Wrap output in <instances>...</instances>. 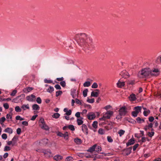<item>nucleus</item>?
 Wrapping results in <instances>:
<instances>
[{
    "label": "nucleus",
    "instance_id": "f257e3e1",
    "mask_svg": "<svg viewBox=\"0 0 161 161\" xmlns=\"http://www.w3.org/2000/svg\"><path fill=\"white\" fill-rule=\"evenodd\" d=\"M75 39L78 44L85 49H88V46L92 42V39L90 37L84 33L77 34Z\"/></svg>",
    "mask_w": 161,
    "mask_h": 161
},
{
    "label": "nucleus",
    "instance_id": "f03ea898",
    "mask_svg": "<svg viewBox=\"0 0 161 161\" xmlns=\"http://www.w3.org/2000/svg\"><path fill=\"white\" fill-rule=\"evenodd\" d=\"M150 74L149 69L145 68L139 72L138 75L140 77L144 78L148 76Z\"/></svg>",
    "mask_w": 161,
    "mask_h": 161
},
{
    "label": "nucleus",
    "instance_id": "7ed1b4c3",
    "mask_svg": "<svg viewBox=\"0 0 161 161\" xmlns=\"http://www.w3.org/2000/svg\"><path fill=\"white\" fill-rule=\"evenodd\" d=\"M39 125L40 126L42 129H43L46 130H49V127L45 123L43 119H40L39 121Z\"/></svg>",
    "mask_w": 161,
    "mask_h": 161
},
{
    "label": "nucleus",
    "instance_id": "20e7f679",
    "mask_svg": "<svg viewBox=\"0 0 161 161\" xmlns=\"http://www.w3.org/2000/svg\"><path fill=\"white\" fill-rule=\"evenodd\" d=\"M119 112L120 116H124L126 114L127 112V109L125 106H124L120 108Z\"/></svg>",
    "mask_w": 161,
    "mask_h": 161
},
{
    "label": "nucleus",
    "instance_id": "39448f33",
    "mask_svg": "<svg viewBox=\"0 0 161 161\" xmlns=\"http://www.w3.org/2000/svg\"><path fill=\"white\" fill-rule=\"evenodd\" d=\"M113 114V112L112 111L108 110L104 114V117L106 119H109Z\"/></svg>",
    "mask_w": 161,
    "mask_h": 161
},
{
    "label": "nucleus",
    "instance_id": "423d86ee",
    "mask_svg": "<svg viewBox=\"0 0 161 161\" xmlns=\"http://www.w3.org/2000/svg\"><path fill=\"white\" fill-rule=\"evenodd\" d=\"M78 93L79 92L78 91H77V93H76V90L75 89L72 88L71 89L70 94L73 98H75L76 97H78Z\"/></svg>",
    "mask_w": 161,
    "mask_h": 161
},
{
    "label": "nucleus",
    "instance_id": "0eeeda50",
    "mask_svg": "<svg viewBox=\"0 0 161 161\" xmlns=\"http://www.w3.org/2000/svg\"><path fill=\"white\" fill-rule=\"evenodd\" d=\"M22 97L23 98H24L25 97V94H22L20 95L17 97H16L13 100L12 102L15 103H18L20 102H21L22 101L20 99H19V97Z\"/></svg>",
    "mask_w": 161,
    "mask_h": 161
},
{
    "label": "nucleus",
    "instance_id": "6e6552de",
    "mask_svg": "<svg viewBox=\"0 0 161 161\" xmlns=\"http://www.w3.org/2000/svg\"><path fill=\"white\" fill-rule=\"evenodd\" d=\"M150 73L152 76H157L159 74V71L158 69H155L153 70L150 71Z\"/></svg>",
    "mask_w": 161,
    "mask_h": 161
},
{
    "label": "nucleus",
    "instance_id": "1a4fd4ad",
    "mask_svg": "<svg viewBox=\"0 0 161 161\" xmlns=\"http://www.w3.org/2000/svg\"><path fill=\"white\" fill-rule=\"evenodd\" d=\"M120 75L123 78H126L130 76L128 73L125 70H124L120 73Z\"/></svg>",
    "mask_w": 161,
    "mask_h": 161
},
{
    "label": "nucleus",
    "instance_id": "9d476101",
    "mask_svg": "<svg viewBox=\"0 0 161 161\" xmlns=\"http://www.w3.org/2000/svg\"><path fill=\"white\" fill-rule=\"evenodd\" d=\"M87 118L89 120H93L96 117L95 114L94 113L90 112L87 115Z\"/></svg>",
    "mask_w": 161,
    "mask_h": 161
},
{
    "label": "nucleus",
    "instance_id": "9b49d317",
    "mask_svg": "<svg viewBox=\"0 0 161 161\" xmlns=\"http://www.w3.org/2000/svg\"><path fill=\"white\" fill-rule=\"evenodd\" d=\"M35 96L31 94V95L28 96L26 97V100L29 102H33L35 99Z\"/></svg>",
    "mask_w": 161,
    "mask_h": 161
},
{
    "label": "nucleus",
    "instance_id": "f8f14e48",
    "mask_svg": "<svg viewBox=\"0 0 161 161\" xmlns=\"http://www.w3.org/2000/svg\"><path fill=\"white\" fill-rule=\"evenodd\" d=\"M125 85V82L121 81L120 80H118V82L117 83V86L118 88H122Z\"/></svg>",
    "mask_w": 161,
    "mask_h": 161
},
{
    "label": "nucleus",
    "instance_id": "ddd939ff",
    "mask_svg": "<svg viewBox=\"0 0 161 161\" xmlns=\"http://www.w3.org/2000/svg\"><path fill=\"white\" fill-rule=\"evenodd\" d=\"M82 130L84 132H85L86 135L88 134L87 127L86 125L84 124H82L81 126Z\"/></svg>",
    "mask_w": 161,
    "mask_h": 161
},
{
    "label": "nucleus",
    "instance_id": "4468645a",
    "mask_svg": "<svg viewBox=\"0 0 161 161\" xmlns=\"http://www.w3.org/2000/svg\"><path fill=\"white\" fill-rule=\"evenodd\" d=\"M96 91L97 92H94L92 91L91 92V96L94 97H97L98 96L99 93V90L98 89H96Z\"/></svg>",
    "mask_w": 161,
    "mask_h": 161
},
{
    "label": "nucleus",
    "instance_id": "2eb2a0df",
    "mask_svg": "<svg viewBox=\"0 0 161 161\" xmlns=\"http://www.w3.org/2000/svg\"><path fill=\"white\" fill-rule=\"evenodd\" d=\"M49 141L47 139H44L41 140L40 143L44 145H47L49 142Z\"/></svg>",
    "mask_w": 161,
    "mask_h": 161
},
{
    "label": "nucleus",
    "instance_id": "dca6fc26",
    "mask_svg": "<svg viewBox=\"0 0 161 161\" xmlns=\"http://www.w3.org/2000/svg\"><path fill=\"white\" fill-rule=\"evenodd\" d=\"M21 108L23 111L26 110V109L29 110L30 109V106L28 104H23L22 105Z\"/></svg>",
    "mask_w": 161,
    "mask_h": 161
},
{
    "label": "nucleus",
    "instance_id": "f3484780",
    "mask_svg": "<svg viewBox=\"0 0 161 161\" xmlns=\"http://www.w3.org/2000/svg\"><path fill=\"white\" fill-rule=\"evenodd\" d=\"M12 113L8 114H7L6 118L8 122L12 121Z\"/></svg>",
    "mask_w": 161,
    "mask_h": 161
},
{
    "label": "nucleus",
    "instance_id": "a211bd4d",
    "mask_svg": "<svg viewBox=\"0 0 161 161\" xmlns=\"http://www.w3.org/2000/svg\"><path fill=\"white\" fill-rule=\"evenodd\" d=\"M132 149V147H130L125 150L124 151V152L125 155H128L130 154L131 153Z\"/></svg>",
    "mask_w": 161,
    "mask_h": 161
},
{
    "label": "nucleus",
    "instance_id": "6ab92c4d",
    "mask_svg": "<svg viewBox=\"0 0 161 161\" xmlns=\"http://www.w3.org/2000/svg\"><path fill=\"white\" fill-rule=\"evenodd\" d=\"M135 143V141L133 139L131 138L126 143V145L127 147L130 145H133Z\"/></svg>",
    "mask_w": 161,
    "mask_h": 161
},
{
    "label": "nucleus",
    "instance_id": "aec40b11",
    "mask_svg": "<svg viewBox=\"0 0 161 161\" xmlns=\"http://www.w3.org/2000/svg\"><path fill=\"white\" fill-rule=\"evenodd\" d=\"M97 147V145L95 144L93 146L91 147L87 150L88 152L92 153L93 151H95V149Z\"/></svg>",
    "mask_w": 161,
    "mask_h": 161
},
{
    "label": "nucleus",
    "instance_id": "412c9836",
    "mask_svg": "<svg viewBox=\"0 0 161 161\" xmlns=\"http://www.w3.org/2000/svg\"><path fill=\"white\" fill-rule=\"evenodd\" d=\"M4 132L8 133L9 134H12L13 133V130L11 128L7 127L5 129Z\"/></svg>",
    "mask_w": 161,
    "mask_h": 161
},
{
    "label": "nucleus",
    "instance_id": "4be33fe9",
    "mask_svg": "<svg viewBox=\"0 0 161 161\" xmlns=\"http://www.w3.org/2000/svg\"><path fill=\"white\" fill-rule=\"evenodd\" d=\"M53 158L55 160L58 161L62 159L63 157L61 155H57L55 156Z\"/></svg>",
    "mask_w": 161,
    "mask_h": 161
},
{
    "label": "nucleus",
    "instance_id": "5701e85b",
    "mask_svg": "<svg viewBox=\"0 0 161 161\" xmlns=\"http://www.w3.org/2000/svg\"><path fill=\"white\" fill-rule=\"evenodd\" d=\"M64 111L66 113L65 114L68 116L70 115L72 113L71 110L69 109L68 110V109L67 108H64Z\"/></svg>",
    "mask_w": 161,
    "mask_h": 161
},
{
    "label": "nucleus",
    "instance_id": "b1692460",
    "mask_svg": "<svg viewBox=\"0 0 161 161\" xmlns=\"http://www.w3.org/2000/svg\"><path fill=\"white\" fill-rule=\"evenodd\" d=\"M83 119V118L82 117L77 119V122L78 125H80L83 124V121L82 120Z\"/></svg>",
    "mask_w": 161,
    "mask_h": 161
},
{
    "label": "nucleus",
    "instance_id": "393cba45",
    "mask_svg": "<svg viewBox=\"0 0 161 161\" xmlns=\"http://www.w3.org/2000/svg\"><path fill=\"white\" fill-rule=\"evenodd\" d=\"M32 109L34 110H39L40 109L39 106L37 104H33L32 106Z\"/></svg>",
    "mask_w": 161,
    "mask_h": 161
},
{
    "label": "nucleus",
    "instance_id": "a878e982",
    "mask_svg": "<svg viewBox=\"0 0 161 161\" xmlns=\"http://www.w3.org/2000/svg\"><path fill=\"white\" fill-rule=\"evenodd\" d=\"M37 152H41L43 153L44 154H48L49 153V154H51V153L50 151H47L45 150H42V151L40 150H36Z\"/></svg>",
    "mask_w": 161,
    "mask_h": 161
},
{
    "label": "nucleus",
    "instance_id": "bb28decb",
    "mask_svg": "<svg viewBox=\"0 0 161 161\" xmlns=\"http://www.w3.org/2000/svg\"><path fill=\"white\" fill-rule=\"evenodd\" d=\"M74 142L77 144H80L82 143L81 140L79 138H76L74 139Z\"/></svg>",
    "mask_w": 161,
    "mask_h": 161
},
{
    "label": "nucleus",
    "instance_id": "cd10ccee",
    "mask_svg": "<svg viewBox=\"0 0 161 161\" xmlns=\"http://www.w3.org/2000/svg\"><path fill=\"white\" fill-rule=\"evenodd\" d=\"M134 109L135 110V111L136 112L138 113H139L141 111L142 107L141 106L136 107L134 108Z\"/></svg>",
    "mask_w": 161,
    "mask_h": 161
},
{
    "label": "nucleus",
    "instance_id": "c85d7f7f",
    "mask_svg": "<svg viewBox=\"0 0 161 161\" xmlns=\"http://www.w3.org/2000/svg\"><path fill=\"white\" fill-rule=\"evenodd\" d=\"M136 120L137 122L138 123H141L144 122V119H142L139 117L136 118Z\"/></svg>",
    "mask_w": 161,
    "mask_h": 161
},
{
    "label": "nucleus",
    "instance_id": "c756f323",
    "mask_svg": "<svg viewBox=\"0 0 161 161\" xmlns=\"http://www.w3.org/2000/svg\"><path fill=\"white\" fill-rule=\"evenodd\" d=\"M98 132L99 134L102 135L105 133V130L102 128H99L98 131Z\"/></svg>",
    "mask_w": 161,
    "mask_h": 161
},
{
    "label": "nucleus",
    "instance_id": "7c9ffc66",
    "mask_svg": "<svg viewBox=\"0 0 161 161\" xmlns=\"http://www.w3.org/2000/svg\"><path fill=\"white\" fill-rule=\"evenodd\" d=\"M127 84L129 85H133L135 84V80H129L127 81Z\"/></svg>",
    "mask_w": 161,
    "mask_h": 161
},
{
    "label": "nucleus",
    "instance_id": "2f4dec72",
    "mask_svg": "<svg viewBox=\"0 0 161 161\" xmlns=\"http://www.w3.org/2000/svg\"><path fill=\"white\" fill-rule=\"evenodd\" d=\"M97 122L96 121H95L93 122L92 126L94 128L96 129L97 127Z\"/></svg>",
    "mask_w": 161,
    "mask_h": 161
},
{
    "label": "nucleus",
    "instance_id": "473e14b6",
    "mask_svg": "<svg viewBox=\"0 0 161 161\" xmlns=\"http://www.w3.org/2000/svg\"><path fill=\"white\" fill-rule=\"evenodd\" d=\"M33 89V88L31 87H28L25 88L24 90V91L25 92H29Z\"/></svg>",
    "mask_w": 161,
    "mask_h": 161
},
{
    "label": "nucleus",
    "instance_id": "72a5a7b5",
    "mask_svg": "<svg viewBox=\"0 0 161 161\" xmlns=\"http://www.w3.org/2000/svg\"><path fill=\"white\" fill-rule=\"evenodd\" d=\"M150 113V111L149 109L144 111L143 114L144 116H147Z\"/></svg>",
    "mask_w": 161,
    "mask_h": 161
},
{
    "label": "nucleus",
    "instance_id": "f704fd0d",
    "mask_svg": "<svg viewBox=\"0 0 161 161\" xmlns=\"http://www.w3.org/2000/svg\"><path fill=\"white\" fill-rule=\"evenodd\" d=\"M63 135L64 136H63V137H64L65 139H66V140H68V136H69V134L68 132L66 131L65 132L64 134H63Z\"/></svg>",
    "mask_w": 161,
    "mask_h": 161
},
{
    "label": "nucleus",
    "instance_id": "c9c22d12",
    "mask_svg": "<svg viewBox=\"0 0 161 161\" xmlns=\"http://www.w3.org/2000/svg\"><path fill=\"white\" fill-rule=\"evenodd\" d=\"M60 114L58 113H55L52 115V117L53 118L57 119L60 116Z\"/></svg>",
    "mask_w": 161,
    "mask_h": 161
},
{
    "label": "nucleus",
    "instance_id": "e433bc0d",
    "mask_svg": "<svg viewBox=\"0 0 161 161\" xmlns=\"http://www.w3.org/2000/svg\"><path fill=\"white\" fill-rule=\"evenodd\" d=\"M91 85V83L90 81H87L85 82L83 84V86L84 87H89Z\"/></svg>",
    "mask_w": 161,
    "mask_h": 161
},
{
    "label": "nucleus",
    "instance_id": "4c0bfd02",
    "mask_svg": "<svg viewBox=\"0 0 161 161\" xmlns=\"http://www.w3.org/2000/svg\"><path fill=\"white\" fill-rule=\"evenodd\" d=\"M54 91L53 88L52 86H50L47 90V92L49 93H51Z\"/></svg>",
    "mask_w": 161,
    "mask_h": 161
},
{
    "label": "nucleus",
    "instance_id": "58836bf2",
    "mask_svg": "<svg viewBox=\"0 0 161 161\" xmlns=\"http://www.w3.org/2000/svg\"><path fill=\"white\" fill-rule=\"evenodd\" d=\"M21 109L19 106H16L15 108V110L17 112H21Z\"/></svg>",
    "mask_w": 161,
    "mask_h": 161
},
{
    "label": "nucleus",
    "instance_id": "ea45409f",
    "mask_svg": "<svg viewBox=\"0 0 161 161\" xmlns=\"http://www.w3.org/2000/svg\"><path fill=\"white\" fill-rule=\"evenodd\" d=\"M125 132V130H120L118 132V133L119 134L120 136H121Z\"/></svg>",
    "mask_w": 161,
    "mask_h": 161
},
{
    "label": "nucleus",
    "instance_id": "a19ab883",
    "mask_svg": "<svg viewBox=\"0 0 161 161\" xmlns=\"http://www.w3.org/2000/svg\"><path fill=\"white\" fill-rule=\"evenodd\" d=\"M68 128L72 131H74L75 130L74 126L73 125H69L68 126Z\"/></svg>",
    "mask_w": 161,
    "mask_h": 161
},
{
    "label": "nucleus",
    "instance_id": "79ce46f5",
    "mask_svg": "<svg viewBox=\"0 0 161 161\" xmlns=\"http://www.w3.org/2000/svg\"><path fill=\"white\" fill-rule=\"evenodd\" d=\"M75 100L76 103L77 104H79L80 105H83L82 102L80 100L78 99L77 98H76Z\"/></svg>",
    "mask_w": 161,
    "mask_h": 161
},
{
    "label": "nucleus",
    "instance_id": "37998d69",
    "mask_svg": "<svg viewBox=\"0 0 161 161\" xmlns=\"http://www.w3.org/2000/svg\"><path fill=\"white\" fill-rule=\"evenodd\" d=\"M130 100L134 101L136 99L135 95L134 94H132L130 95Z\"/></svg>",
    "mask_w": 161,
    "mask_h": 161
},
{
    "label": "nucleus",
    "instance_id": "c03bdc74",
    "mask_svg": "<svg viewBox=\"0 0 161 161\" xmlns=\"http://www.w3.org/2000/svg\"><path fill=\"white\" fill-rule=\"evenodd\" d=\"M87 92H88L87 89H85L83 91V96L84 97H85L87 96Z\"/></svg>",
    "mask_w": 161,
    "mask_h": 161
},
{
    "label": "nucleus",
    "instance_id": "a18cd8bd",
    "mask_svg": "<svg viewBox=\"0 0 161 161\" xmlns=\"http://www.w3.org/2000/svg\"><path fill=\"white\" fill-rule=\"evenodd\" d=\"M96 147V151L97 152H100L101 151L102 148L100 146H97V147Z\"/></svg>",
    "mask_w": 161,
    "mask_h": 161
},
{
    "label": "nucleus",
    "instance_id": "49530a36",
    "mask_svg": "<svg viewBox=\"0 0 161 161\" xmlns=\"http://www.w3.org/2000/svg\"><path fill=\"white\" fill-rule=\"evenodd\" d=\"M107 139L108 141L109 142L111 143L113 142V140L110 136H108L107 137Z\"/></svg>",
    "mask_w": 161,
    "mask_h": 161
},
{
    "label": "nucleus",
    "instance_id": "de8ad7c7",
    "mask_svg": "<svg viewBox=\"0 0 161 161\" xmlns=\"http://www.w3.org/2000/svg\"><path fill=\"white\" fill-rule=\"evenodd\" d=\"M6 120V118L5 117H3L0 119V123L1 125L3 124L5 121Z\"/></svg>",
    "mask_w": 161,
    "mask_h": 161
},
{
    "label": "nucleus",
    "instance_id": "09e8293b",
    "mask_svg": "<svg viewBox=\"0 0 161 161\" xmlns=\"http://www.w3.org/2000/svg\"><path fill=\"white\" fill-rule=\"evenodd\" d=\"M62 93V92L61 91H58L56 92V97H58L59 96L61 95Z\"/></svg>",
    "mask_w": 161,
    "mask_h": 161
},
{
    "label": "nucleus",
    "instance_id": "8fccbe9b",
    "mask_svg": "<svg viewBox=\"0 0 161 161\" xmlns=\"http://www.w3.org/2000/svg\"><path fill=\"white\" fill-rule=\"evenodd\" d=\"M16 119L17 120H22L24 119V118L21 117L19 115L15 117Z\"/></svg>",
    "mask_w": 161,
    "mask_h": 161
},
{
    "label": "nucleus",
    "instance_id": "3c124183",
    "mask_svg": "<svg viewBox=\"0 0 161 161\" xmlns=\"http://www.w3.org/2000/svg\"><path fill=\"white\" fill-rule=\"evenodd\" d=\"M44 82L45 83H51L53 82V81L51 80H47L46 79H45L44 80Z\"/></svg>",
    "mask_w": 161,
    "mask_h": 161
},
{
    "label": "nucleus",
    "instance_id": "603ef678",
    "mask_svg": "<svg viewBox=\"0 0 161 161\" xmlns=\"http://www.w3.org/2000/svg\"><path fill=\"white\" fill-rule=\"evenodd\" d=\"M87 102L90 103H93L94 102V98L88 99Z\"/></svg>",
    "mask_w": 161,
    "mask_h": 161
},
{
    "label": "nucleus",
    "instance_id": "864d4df0",
    "mask_svg": "<svg viewBox=\"0 0 161 161\" xmlns=\"http://www.w3.org/2000/svg\"><path fill=\"white\" fill-rule=\"evenodd\" d=\"M98 87V85L96 82H94L92 86V88H96Z\"/></svg>",
    "mask_w": 161,
    "mask_h": 161
},
{
    "label": "nucleus",
    "instance_id": "5fc2aeb1",
    "mask_svg": "<svg viewBox=\"0 0 161 161\" xmlns=\"http://www.w3.org/2000/svg\"><path fill=\"white\" fill-rule=\"evenodd\" d=\"M73 159V158L71 156H68L67 157L65 160V161H71Z\"/></svg>",
    "mask_w": 161,
    "mask_h": 161
},
{
    "label": "nucleus",
    "instance_id": "6e6d98bb",
    "mask_svg": "<svg viewBox=\"0 0 161 161\" xmlns=\"http://www.w3.org/2000/svg\"><path fill=\"white\" fill-rule=\"evenodd\" d=\"M3 106L5 109H8L9 108V105L7 103H5L3 104Z\"/></svg>",
    "mask_w": 161,
    "mask_h": 161
},
{
    "label": "nucleus",
    "instance_id": "4d7b16f0",
    "mask_svg": "<svg viewBox=\"0 0 161 161\" xmlns=\"http://www.w3.org/2000/svg\"><path fill=\"white\" fill-rule=\"evenodd\" d=\"M154 134V132L153 131H152L151 132H149L148 133V135L150 137H152Z\"/></svg>",
    "mask_w": 161,
    "mask_h": 161
},
{
    "label": "nucleus",
    "instance_id": "13d9d810",
    "mask_svg": "<svg viewBox=\"0 0 161 161\" xmlns=\"http://www.w3.org/2000/svg\"><path fill=\"white\" fill-rule=\"evenodd\" d=\"M60 84L63 87H64L66 86V83L64 81H62L60 82Z\"/></svg>",
    "mask_w": 161,
    "mask_h": 161
},
{
    "label": "nucleus",
    "instance_id": "bf43d9fd",
    "mask_svg": "<svg viewBox=\"0 0 161 161\" xmlns=\"http://www.w3.org/2000/svg\"><path fill=\"white\" fill-rule=\"evenodd\" d=\"M37 103L39 104H40L42 103V100L40 97H38L36 99Z\"/></svg>",
    "mask_w": 161,
    "mask_h": 161
},
{
    "label": "nucleus",
    "instance_id": "052dcab7",
    "mask_svg": "<svg viewBox=\"0 0 161 161\" xmlns=\"http://www.w3.org/2000/svg\"><path fill=\"white\" fill-rule=\"evenodd\" d=\"M10 150V148L8 146H6L5 147H4V151H8Z\"/></svg>",
    "mask_w": 161,
    "mask_h": 161
},
{
    "label": "nucleus",
    "instance_id": "680f3d73",
    "mask_svg": "<svg viewBox=\"0 0 161 161\" xmlns=\"http://www.w3.org/2000/svg\"><path fill=\"white\" fill-rule=\"evenodd\" d=\"M138 114V113L135 111H133L132 112V115L134 117H136L137 116Z\"/></svg>",
    "mask_w": 161,
    "mask_h": 161
},
{
    "label": "nucleus",
    "instance_id": "e2e57ef3",
    "mask_svg": "<svg viewBox=\"0 0 161 161\" xmlns=\"http://www.w3.org/2000/svg\"><path fill=\"white\" fill-rule=\"evenodd\" d=\"M2 137L3 139L6 140L7 138V136L6 134L4 133L2 135Z\"/></svg>",
    "mask_w": 161,
    "mask_h": 161
},
{
    "label": "nucleus",
    "instance_id": "0e129e2a",
    "mask_svg": "<svg viewBox=\"0 0 161 161\" xmlns=\"http://www.w3.org/2000/svg\"><path fill=\"white\" fill-rule=\"evenodd\" d=\"M17 91L16 90H13L12 92L10 94V95L12 96H14L16 94Z\"/></svg>",
    "mask_w": 161,
    "mask_h": 161
},
{
    "label": "nucleus",
    "instance_id": "69168bd1",
    "mask_svg": "<svg viewBox=\"0 0 161 161\" xmlns=\"http://www.w3.org/2000/svg\"><path fill=\"white\" fill-rule=\"evenodd\" d=\"M16 131H17V133L18 135L20 134L21 133V129L19 128H18L17 129Z\"/></svg>",
    "mask_w": 161,
    "mask_h": 161
},
{
    "label": "nucleus",
    "instance_id": "338daca9",
    "mask_svg": "<svg viewBox=\"0 0 161 161\" xmlns=\"http://www.w3.org/2000/svg\"><path fill=\"white\" fill-rule=\"evenodd\" d=\"M54 86L57 90H60L61 89L60 86L58 84Z\"/></svg>",
    "mask_w": 161,
    "mask_h": 161
},
{
    "label": "nucleus",
    "instance_id": "774afa93",
    "mask_svg": "<svg viewBox=\"0 0 161 161\" xmlns=\"http://www.w3.org/2000/svg\"><path fill=\"white\" fill-rule=\"evenodd\" d=\"M138 146H139L138 144L137 143V144H135L133 147V150L134 151H135Z\"/></svg>",
    "mask_w": 161,
    "mask_h": 161
}]
</instances>
